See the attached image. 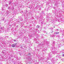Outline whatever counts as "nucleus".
Listing matches in <instances>:
<instances>
[{"instance_id":"obj_1","label":"nucleus","mask_w":64,"mask_h":64,"mask_svg":"<svg viewBox=\"0 0 64 64\" xmlns=\"http://www.w3.org/2000/svg\"><path fill=\"white\" fill-rule=\"evenodd\" d=\"M16 44H12V47H15V46H16Z\"/></svg>"},{"instance_id":"obj_2","label":"nucleus","mask_w":64,"mask_h":64,"mask_svg":"<svg viewBox=\"0 0 64 64\" xmlns=\"http://www.w3.org/2000/svg\"><path fill=\"white\" fill-rule=\"evenodd\" d=\"M56 34H59V32H56Z\"/></svg>"},{"instance_id":"obj_3","label":"nucleus","mask_w":64,"mask_h":64,"mask_svg":"<svg viewBox=\"0 0 64 64\" xmlns=\"http://www.w3.org/2000/svg\"><path fill=\"white\" fill-rule=\"evenodd\" d=\"M63 57H64V54H63Z\"/></svg>"},{"instance_id":"obj_4","label":"nucleus","mask_w":64,"mask_h":64,"mask_svg":"<svg viewBox=\"0 0 64 64\" xmlns=\"http://www.w3.org/2000/svg\"><path fill=\"white\" fill-rule=\"evenodd\" d=\"M10 3H11V2H10Z\"/></svg>"},{"instance_id":"obj_5","label":"nucleus","mask_w":64,"mask_h":64,"mask_svg":"<svg viewBox=\"0 0 64 64\" xmlns=\"http://www.w3.org/2000/svg\"><path fill=\"white\" fill-rule=\"evenodd\" d=\"M10 26H11V25H10Z\"/></svg>"},{"instance_id":"obj_6","label":"nucleus","mask_w":64,"mask_h":64,"mask_svg":"<svg viewBox=\"0 0 64 64\" xmlns=\"http://www.w3.org/2000/svg\"><path fill=\"white\" fill-rule=\"evenodd\" d=\"M57 30H58V29Z\"/></svg>"}]
</instances>
